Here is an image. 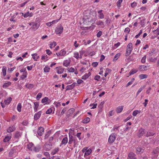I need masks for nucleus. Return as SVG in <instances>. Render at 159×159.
<instances>
[{"instance_id":"a211bd4d","label":"nucleus","mask_w":159,"mask_h":159,"mask_svg":"<svg viewBox=\"0 0 159 159\" xmlns=\"http://www.w3.org/2000/svg\"><path fill=\"white\" fill-rule=\"evenodd\" d=\"M12 98L11 97H9L7 98L6 100H4V102L6 105L9 104L11 101Z\"/></svg>"},{"instance_id":"09e8293b","label":"nucleus","mask_w":159,"mask_h":159,"mask_svg":"<svg viewBox=\"0 0 159 159\" xmlns=\"http://www.w3.org/2000/svg\"><path fill=\"white\" fill-rule=\"evenodd\" d=\"M49 70L50 68L48 66H46L44 69V71L45 72H49Z\"/></svg>"},{"instance_id":"3c124183","label":"nucleus","mask_w":159,"mask_h":159,"mask_svg":"<svg viewBox=\"0 0 159 159\" xmlns=\"http://www.w3.org/2000/svg\"><path fill=\"white\" fill-rule=\"evenodd\" d=\"M104 103H105V102L104 101L101 102V103H100L99 105L98 106V107H99L101 109L103 107V105L104 104Z\"/></svg>"},{"instance_id":"bf43d9fd","label":"nucleus","mask_w":159,"mask_h":159,"mask_svg":"<svg viewBox=\"0 0 159 159\" xmlns=\"http://www.w3.org/2000/svg\"><path fill=\"white\" fill-rule=\"evenodd\" d=\"M98 65V63L97 62H93L92 63V65L93 67H96Z\"/></svg>"},{"instance_id":"f03ea898","label":"nucleus","mask_w":159,"mask_h":159,"mask_svg":"<svg viewBox=\"0 0 159 159\" xmlns=\"http://www.w3.org/2000/svg\"><path fill=\"white\" fill-rule=\"evenodd\" d=\"M63 28L62 26L60 25L56 28L55 30V32L57 34H61L63 31Z\"/></svg>"},{"instance_id":"9b49d317","label":"nucleus","mask_w":159,"mask_h":159,"mask_svg":"<svg viewBox=\"0 0 159 159\" xmlns=\"http://www.w3.org/2000/svg\"><path fill=\"white\" fill-rule=\"evenodd\" d=\"M68 142V138L67 137H64L60 144V146L61 147L62 144L66 145Z\"/></svg>"},{"instance_id":"69168bd1","label":"nucleus","mask_w":159,"mask_h":159,"mask_svg":"<svg viewBox=\"0 0 159 159\" xmlns=\"http://www.w3.org/2000/svg\"><path fill=\"white\" fill-rule=\"evenodd\" d=\"M55 104L57 107L60 106L61 105L60 102H56L55 103Z\"/></svg>"},{"instance_id":"9d476101","label":"nucleus","mask_w":159,"mask_h":159,"mask_svg":"<svg viewBox=\"0 0 159 159\" xmlns=\"http://www.w3.org/2000/svg\"><path fill=\"white\" fill-rule=\"evenodd\" d=\"M135 154L132 152H130L128 154V159H137L136 157Z\"/></svg>"},{"instance_id":"4be33fe9","label":"nucleus","mask_w":159,"mask_h":159,"mask_svg":"<svg viewBox=\"0 0 159 159\" xmlns=\"http://www.w3.org/2000/svg\"><path fill=\"white\" fill-rule=\"evenodd\" d=\"M66 53V52L64 49H62L61 51L59 53H57L56 54L57 55H58V54H59L60 56H64Z\"/></svg>"},{"instance_id":"ddd939ff","label":"nucleus","mask_w":159,"mask_h":159,"mask_svg":"<svg viewBox=\"0 0 159 159\" xmlns=\"http://www.w3.org/2000/svg\"><path fill=\"white\" fill-rule=\"evenodd\" d=\"M102 10H100L98 11V13L99 14L98 16L100 19H103L104 18V15L103 13L102 12Z\"/></svg>"},{"instance_id":"412c9836","label":"nucleus","mask_w":159,"mask_h":159,"mask_svg":"<svg viewBox=\"0 0 159 159\" xmlns=\"http://www.w3.org/2000/svg\"><path fill=\"white\" fill-rule=\"evenodd\" d=\"M92 152V150L90 148H89L88 149L87 151L85 152L84 154V156L85 157L86 156H88Z\"/></svg>"},{"instance_id":"e2e57ef3","label":"nucleus","mask_w":159,"mask_h":159,"mask_svg":"<svg viewBox=\"0 0 159 159\" xmlns=\"http://www.w3.org/2000/svg\"><path fill=\"white\" fill-rule=\"evenodd\" d=\"M100 78V76L99 75H96L94 77V80L97 81L99 80V79Z\"/></svg>"},{"instance_id":"6ab92c4d","label":"nucleus","mask_w":159,"mask_h":159,"mask_svg":"<svg viewBox=\"0 0 159 159\" xmlns=\"http://www.w3.org/2000/svg\"><path fill=\"white\" fill-rule=\"evenodd\" d=\"M56 68L58 69L57 70V72L59 74H62L64 72V69L63 68H59L58 67H57Z\"/></svg>"},{"instance_id":"20e7f679","label":"nucleus","mask_w":159,"mask_h":159,"mask_svg":"<svg viewBox=\"0 0 159 159\" xmlns=\"http://www.w3.org/2000/svg\"><path fill=\"white\" fill-rule=\"evenodd\" d=\"M146 130L145 129L141 128L138 132V137L140 138L144 134H145Z\"/></svg>"},{"instance_id":"0eeeda50","label":"nucleus","mask_w":159,"mask_h":159,"mask_svg":"<svg viewBox=\"0 0 159 159\" xmlns=\"http://www.w3.org/2000/svg\"><path fill=\"white\" fill-rule=\"evenodd\" d=\"M152 153L153 155H155L157 157L158 154L159 153V147H157L153 149Z\"/></svg>"},{"instance_id":"7ed1b4c3","label":"nucleus","mask_w":159,"mask_h":159,"mask_svg":"<svg viewBox=\"0 0 159 159\" xmlns=\"http://www.w3.org/2000/svg\"><path fill=\"white\" fill-rule=\"evenodd\" d=\"M52 143H45L44 146V149L46 151H48L50 150L52 148Z\"/></svg>"},{"instance_id":"5fc2aeb1","label":"nucleus","mask_w":159,"mask_h":159,"mask_svg":"<svg viewBox=\"0 0 159 159\" xmlns=\"http://www.w3.org/2000/svg\"><path fill=\"white\" fill-rule=\"evenodd\" d=\"M137 3L136 2H133L131 3V6L132 7H134L137 5Z\"/></svg>"},{"instance_id":"79ce46f5","label":"nucleus","mask_w":159,"mask_h":159,"mask_svg":"<svg viewBox=\"0 0 159 159\" xmlns=\"http://www.w3.org/2000/svg\"><path fill=\"white\" fill-rule=\"evenodd\" d=\"M96 24L98 25H104L103 22L101 21H98L96 22Z\"/></svg>"},{"instance_id":"1a4fd4ad","label":"nucleus","mask_w":159,"mask_h":159,"mask_svg":"<svg viewBox=\"0 0 159 159\" xmlns=\"http://www.w3.org/2000/svg\"><path fill=\"white\" fill-rule=\"evenodd\" d=\"M42 114L41 111H39L38 113L34 114V119L35 120H38Z\"/></svg>"},{"instance_id":"de8ad7c7","label":"nucleus","mask_w":159,"mask_h":159,"mask_svg":"<svg viewBox=\"0 0 159 159\" xmlns=\"http://www.w3.org/2000/svg\"><path fill=\"white\" fill-rule=\"evenodd\" d=\"M89 77V75L88 76L87 74H85L82 77V79L83 80H85Z\"/></svg>"},{"instance_id":"37998d69","label":"nucleus","mask_w":159,"mask_h":159,"mask_svg":"<svg viewBox=\"0 0 159 159\" xmlns=\"http://www.w3.org/2000/svg\"><path fill=\"white\" fill-rule=\"evenodd\" d=\"M74 57L76 59H78L79 58V55L78 52H75L74 54Z\"/></svg>"},{"instance_id":"f704fd0d","label":"nucleus","mask_w":159,"mask_h":159,"mask_svg":"<svg viewBox=\"0 0 159 159\" xmlns=\"http://www.w3.org/2000/svg\"><path fill=\"white\" fill-rule=\"evenodd\" d=\"M59 150V148H55L53 151L52 152V154L53 155L55 154Z\"/></svg>"},{"instance_id":"a878e982","label":"nucleus","mask_w":159,"mask_h":159,"mask_svg":"<svg viewBox=\"0 0 159 159\" xmlns=\"http://www.w3.org/2000/svg\"><path fill=\"white\" fill-rule=\"evenodd\" d=\"M148 76V75L146 74H141L139 75V78L141 80L147 78Z\"/></svg>"},{"instance_id":"aec40b11","label":"nucleus","mask_w":159,"mask_h":159,"mask_svg":"<svg viewBox=\"0 0 159 159\" xmlns=\"http://www.w3.org/2000/svg\"><path fill=\"white\" fill-rule=\"evenodd\" d=\"M16 129V128L14 126H12V127H10L7 129V131L8 132H11L13 131Z\"/></svg>"},{"instance_id":"c756f323","label":"nucleus","mask_w":159,"mask_h":159,"mask_svg":"<svg viewBox=\"0 0 159 159\" xmlns=\"http://www.w3.org/2000/svg\"><path fill=\"white\" fill-rule=\"evenodd\" d=\"M137 71H138L137 70H135V69H134V70L133 69V70H131L130 71V72L129 73V75L130 76V75H131L134 74L136 73Z\"/></svg>"},{"instance_id":"f8f14e48","label":"nucleus","mask_w":159,"mask_h":159,"mask_svg":"<svg viewBox=\"0 0 159 159\" xmlns=\"http://www.w3.org/2000/svg\"><path fill=\"white\" fill-rule=\"evenodd\" d=\"M69 140L68 143L69 144H71V143L73 141H74V143H75L74 139L73 138V136L70 134V132L69 133Z\"/></svg>"},{"instance_id":"4d7b16f0","label":"nucleus","mask_w":159,"mask_h":159,"mask_svg":"<svg viewBox=\"0 0 159 159\" xmlns=\"http://www.w3.org/2000/svg\"><path fill=\"white\" fill-rule=\"evenodd\" d=\"M52 109L51 108L49 109L46 112V114H50L52 112Z\"/></svg>"},{"instance_id":"338daca9","label":"nucleus","mask_w":159,"mask_h":159,"mask_svg":"<svg viewBox=\"0 0 159 159\" xmlns=\"http://www.w3.org/2000/svg\"><path fill=\"white\" fill-rule=\"evenodd\" d=\"M144 20L145 19H144L143 20H141L140 22L139 23L141 24V25L143 26L144 25Z\"/></svg>"},{"instance_id":"f3484780","label":"nucleus","mask_w":159,"mask_h":159,"mask_svg":"<svg viewBox=\"0 0 159 159\" xmlns=\"http://www.w3.org/2000/svg\"><path fill=\"white\" fill-rule=\"evenodd\" d=\"M70 61H71L70 60H65L64 61V62L63 63V65H64V66H65L67 67L69 65V64L70 62Z\"/></svg>"},{"instance_id":"58836bf2","label":"nucleus","mask_w":159,"mask_h":159,"mask_svg":"<svg viewBox=\"0 0 159 159\" xmlns=\"http://www.w3.org/2000/svg\"><path fill=\"white\" fill-rule=\"evenodd\" d=\"M11 84V83L10 82H8L6 83H5L2 86L3 88L4 87H7Z\"/></svg>"},{"instance_id":"6e6552de","label":"nucleus","mask_w":159,"mask_h":159,"mask_svg":"<svg viewBox=\"0 0 159 159\" xmlns=\"http://www.w3.org/2000/svg\"><path fill=\"white\" fill-rule=\"evenodd\" d=\"M39 26V24L37 22H34L32 25V26L31 27V29L34 30H35L38 29Z\"/></svg>"},{"instance_id":"c03bdc74","label":"nucleus","mask_w":159,"mask_h":159,"mask_svg":"<svg viewBox=\"0 0 159 159\" xmlns=\"http://www.w3.org/2000/svg\"><path fill=\"white\" fill-rule=\"evenodd\" d=\"M42 94L41 93H39L37 95L36 99L37 100H39V99L41 97Z\"/></svg>"},{"instance_id":"774afa93","label":"nucleus","mask_w":159,"mask_h":159,"mask_svg":"<svg viewBox=\"0 0 159 159\" xmlns=\"http://www.w3.org/2000/svg\"><path fill=\"white\" fill-rule=\"evenodd\" d=\"M140 159H148V157L146 155L143 157H141Z\"/></svg>"},{"instance_id":"864d4df0","label":"nucleus","mask_w":159,"mask_h":159,"mask_svg":"<svg viewBox=\"0 0 159 159\" xmlns=\"http://www.w3.org/2000/svg\"><path fill=\"white\" fill-rule=\"evenodd\" d=\"M102 31H100L97 34V36L98 37H100L102 34Z\"/></svg>"},{"instance_id":"c85d7f7f","label":"nucleus","mask_w":159,"mask_h":159,"mask_svg":"<svg viewBox=\"0 0 159 159\" xmlns=\"http://www.w3.org/2000/svg\"><path fill=\"white\" fill-rule=\"evenodd\" d=\"M6 70L7 68L5 66H3L2 68V71L4 76H5L6 75Z\"/></svg>"},{"instance_id":"a19ab883","label":"nucleus","mask_w":159,"mask_h":159,"mask_svg":"<svg viewBox=\"0 0 159 159\" xmlns=\"http://www.w3.org/2000/svg\"><path fill=\"white\" fill-rule=\"evenodd\" d=\"M20 136V133L18 131L16 132L15 135V137L17 138H19Z\"/></svg>"},{"instance_id":"4c0bfd02","label":"nucleus","mask_w":159,"mask_h":159,"mask_svg":"<svg viewBox=\"0 0 159 159\" xmlns=\"http://www.w3.org/2000/svg\"><path fill=\"white\" fill-rule=\"evenodd\" d=\"M74 88V87L73 86V85L72 84H71L70 85H68L66 86V90H71L72 89Z\"/></svg>"},{"instance_id":"0e129e2a","label":"nucleus","mask_w":159,"mask_h":159,"mask_svg":"<svg viewBox=\"0 0 159 159\" xmlns=\"http://www.w3.org/2000/svg\"><path fill=\"white\" fill-rule=\"evenodd\" d=\"M66 111V110L65 108L63 109L61 111V113L60 115L62 116L63 115L64 113L65 112V111Z\"/></svg>"},{"instance_id":"bb28decb","label":"nucleus","mask_w":159,"mask_h":159,"mask_svg":"<svg viewBox=\"0 0 159 159\" xmlns=\"http://www.w3.org/2000/svg\"><path fill=\"white\" fill-rule=\"evenodd\" d=\"M34 110L35 111H37V108L39 106V104L37 102H34Z\"/></svg>"},{"instance_id":"7c9ffc66","label":"nucleus","mask_w":159,"mask_h":159,"mask_svg":"<svg viewBox=\"0 0 159 159\" xmlns=\"http://www.w3.org/2000/svg\"><path fill=\"white\" fill-rule=\"evenodd\" d=\"M132 51V49H127L125 56L126 57L128 56L131 53Z\"/></svg>"},{"instance_id":"e433bc0d","label":"nucleus","mask_w":159,"mask_h":159,"mask_svg":"<svg viewBox=\"0 0 159 159\" xmlns=\"http://www.w3.org/2000/svg\"><path fill=\"white\" fill-rule=\"evenodd\" d=\"M48 99V98L45 97L42 99L41 102L43 103H47Z\"/></svg>"},{"instance_id":"4468645a","label":"nucleus","mask_w":159,"mask_h":159,"mask_svg":"<svg viewBox=\"0 0 159 159\" xmlns=\"http://www.w3.org/2000/svg\"><path fill=\"white\" fill-rule=\"evenodd\" d=\"M139 70L141 71L146 70L148 69L147 67L146 66H141L139 68Z\"/></svg>"},{"instance_id":"423d86ee","label":"nucleus","mask_w":159,"mask_h":159,"mask_svg":"<svg viewBox=\"0 0 159 159\" xmlns=\"http://www.w3.org/2000/svg\"><path fill=\"white\" fill-rule=\"evenodd\" d=\"M136 152L138 154H141L143 153L144 150V148H142L140 147H138L136 148Z\"/></svg>"},{"instance_id":"c9c22d12","label":"nucleus","mask_w":159,"mask_h":159,"mask_svg":"<svg viewBox=\"0 0 159 159\" xmlns=\"http://www.w3.org/2000/svg\"><path fill=\"white\" fill-rule=\"evenodd\" d=\"M21 104L20 103H19L17 108V110L18 111L20 112L21 111Z\"/></svg>"},{"instance_id":"cd10ccee","label":"nucleus","mask_w":159,"mask_h":159,"mask_svg":"<svg viewBox=\"0 0 159 159\" xmlns=\"http://www.w3.org/2000/svg\"><path fill=\"white\" fill-rule=\"evenodd\" d=\"M41 149V147L40 145H38L36 147L34 148V151L35 152H39Z\"/></svg>"},{"instance_id":"8fccbe9b","label":"nucleus","mask_w":159,"mask_h":159,"mask_svg":"<svg viewBox=\"0 0 159 159\" xmlns=\"http://www.w3.org/2000/svg\"><path fill=\"white\" fill-rule=\"evenodd\" d=\"M57 45V44H56V42H53V43H50V47L51 48H52V46H53L54 47L55 46Z\"/></svg>"},{"instance_id":"680f3d73","label":"nucleus","mask_w":159,"mask_h":159,"mask_svg":"<svg viewBox=\"0 0 159 159\" xmlns=\"http://www.w3.org/2000/svg\"><path fill=\"white\" fill-rule=\"evenodd\" d=\"M97 105V104L96 103V104H91L90 106H91V105H93V107H92L91 108L94 109V108H96Z\"/></svg>"},{"instance_id":"393cba45","label":"nucleus","mask_w":159,"mask_h":159,"mask_svg":"<svg viewBox=\"0 0 159 159\" xmlns=\"http://www.w3.org/2000/svg\"><path fill=\"white\" fill-rule=\"evenodd\" d=\"M11 138V136H7L6 137L3 139V142H8Z\"/></svg>"},{"instance_id":"49530a36","label":"nucleus","mask_w":159,"mask_h":159,"mask_svg":"<svg viewBox=\"0 0 159 159\" xmlns=\"http://www.w3.org/2000/svg\"><path fill=\"white\" fill-rule=\"evenodd\" d=\"M51 132L50 131H48L47 132V134H45V139L47 138L50 136Z\"/></svg>"},{"instance_id":"6e6d98bb","label":"nucleus","mask_w":159,"mask_h":159,"mask_svg":"<svg viewBox=\"0 0 159 159\" xmlns=\"http://www.w3.org/2000/svg\"><path fill=\"white\" fill-rule=\"evenodd\" d=\"M28 124V122L26 120H24L22 123V125L25 126L27 125Z\"/></svg>"},{"instance_id":"13d9d810","label":"nucleus","mask_w":159,"mask_h":159,"mask_svg":"<svg viewBox=\"0 0 159 159\" xmlns=\"http://www.w3.org/2000/svg\"><path fill=\"white\" fill-rule=\"evenodd\" d=\"M75 111V109L74 108H71L69 110V112L70 114H72Z\"/></svg>"},{"instance_id":"dca6fc26","label":"nucleus","mask_w":159,"mask_h":159,"mask_svg":"<svg viewBox=\"0 0 159 159\" xmlns=\"http://www.w3.org/2000/svg\"><path fill=\"white\" fill-rule=\"evenodd\" d=\"M123 107L122 106H120L118 107L116 109L117 113H120L121 112L123 109Z\"/></svg>"},{"instance_id":"72a5a7b5","label":"nucleus","mask_w":159,"mask_h":159,"mask_svg":"<svg viewBox=\"0 0 159 159\" xmlns=\"http://www.w3.org/2000/svg\"><path fill=\"white\" fill-rule=\"evenodd\" d=\"M25 86L26 88L29 89H32L34 86V85L31 84H27Z\"/></svg>"},{"instance_id":"2eb2a0df","label":"nucleus","mask_w":159,"mask_h":159,"mask_svg":"<svg viewBox=\"0 0 159 159\" xmlns=\"http://www.w3.org/2000/svg\"><path fill=\"white\" fill-rule=\"evenodd\" d=\"M155 134V133L153 132L148 131L144 135L145 136L147 137L152 136H153Z\"/></svg>"},{"instance_id":"b1692460","label":"nucleus","mask_w":159,"mask_h":159,"mask_svg":"<svg viewBox=\"0 0 159 159\" xmlns=\"http://www.w3.org/2000/svg\"><path fill=\"white\" fill-rule=\"evenodd\" d=\"M32 15L33 14L32 13H30L29 12H27L23 15V16L25 18H26L29 16L30 17L32 16Z\"/></svg>"},{"instance_id":"052dcab7","label":"nucleus","mask_w":159,"mask_h":159,"mask_svg":"<svg viewBox=\"0 0 159 159\" xmlns=\"http://www.w3.org/2000/svg\"><path fill=\"white\" fill-rule=\"evenodd\" d=\"M68 69H69V70H68V71L70 72H73L75 71L74 69L72 67H71L70 68Z\"/></svg>"},{"instance_id":"39448f33","label":"nucleus","mask_w":159,"mask_h":159,"mask_svg":"<svg viewBox=\"0 0 159 159\" xmlns=\"http://www.w3.org/2000/svg\"><path fill=\"white\" fill-rule=\"evenodd\" d=\"M44 132V129L42 127H39L37 133L38 135L39 136H41L42 135Z\"/></svg>"},{"instance_id":"a18cd8bd","label":"nucleus","mask_w":159,"mask_h":159,"mask_svg":"<svg viewBox=\"0 0 159 159\" xmlns=\"http://www.w3.org/2000/svg\"><path fill=\"white\" fill-rule=\"evenodd\" d=\"M122 2V0H119L117 2V6L118 7H119L120 6V5Z\"/></svg>"},{"instance_id":"ea45409f","label":"nucleus","mask_w":159,"mask_h":159,"mask_svg":"<svg viewBox=\"0 0 159 159\" xmlns=\"http://www.w3.org/2000/svg\"><path fill=\"white\" fill-rule=\"evenodd\" d=\"M127 49L132 50V43H129L127 46Z\"/></svg>"},{"instance_id":"f257e3e1","label":"nucleus","mask_w":159,"mask_h":159,"mask_svg":"<svg viewBox=\"0 0 159 159\" xmlns=\"http://www.w3.org/2000/svg\"><path fill=\"white\" fill-rule=\"evenodd\" d=\"M116 135L115 133H114L112 134L109 138L108 140V142L110 143H113L116 139Z\"/></svg>"},{"instance_id":"603ef678","label":"nucleus","mask_w":159,"mask_h":159,"mask_svg":"<svg viewBox=\"0 0 159 159\" xmlns=\"http://www.w3.org/2000/svg\"><path fill=\"white\" fill-rule=\"evenodd\" d=\"M146 56H144L142 59L141 61L142 63H144L145 62Z\"/></svg>"},{"instance_id":"5701e85b","label":"nucleus","mask_w":159,"mask_h":159,"mask_svg":"<svg viewBox=\"0 0 159 159\" xmlns=\"http://www.w3.org/2000/svg\"><path fill=\"white\" fill-rule=\"evenodd\" d=\"M90 119L89 117H86L83 120V123L84 124L88 123L90 121Z\"/></svg>"},{"instance_id":"473e14b6","label":"nucleus","mask_w":159,"mask_h":159,"mask_svg":"<svg viewBox=\"0 0 159 159\" xmlns=\"http://www.w3.org/2000/svg\"><path fill=\"white\" fill-rule=\"evenodd\" d=\"M34 145V144L32 143H30L27 145V148H28L30 150H32L31 148Z\"/></svg>"},{"instance_id":"2f4dec72","label":"nucleus","mask_w":159,"mask_h":159,"mask_svg":"<svg viewBox=\"0 0 159 159\" xmlns=\"http://www.w3.org/2000/svg\"><path fill=\"white\" fill-rule=\"evenodd\" d=\"M120 53H119L117 54L114 57L113 60V61H116L118 59V57L120 56Z\"/></svg>"}]
</instances>
